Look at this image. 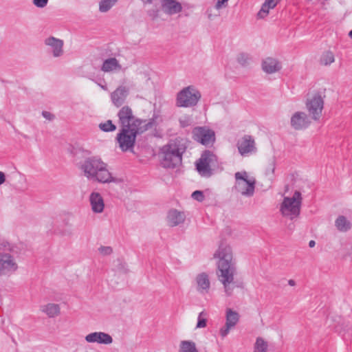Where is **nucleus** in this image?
<instances>
[{
	"mask_svg": "<svg viewBox=\"0 0 352 352\" xmlns=\"http://www.w3.org/2000/svg\"><path fill=\"white\" fill-rule=\"evenodd\" d=\"M186 215L184 212L177 210V209H171L167 214V221L170 226H177L185 221Z\"/></svg>",
	"mask_w": 352,
	"mask_h": 352,
	"instance_id": "nucleus-20",
	"label": "nucleus"
},
{
	"mask_svg": "<svg viewBox=\"0 0 352 352\" xmlns=\"http://www.w3.org/2000/svg\"><path fill=\"white\" fill-rule=\"evenodd\" d=\"M335 225L337 229L341 232H346L351 227L350 221L344 216H339L335 221Z\"/></svg>",
	"mask_w": 352,
	"mask_h": 352,
	"instance_id": "nucleus-27",
	"label": "nucleus"
},
{
	"mask_svg": "<svg viewBox=\"0 0 352 352\" xmlns=\"http://www.w3.org/2000/svg\"><path fill=\"white\" fill-rule=\"evenodd\" d=\"M153 122H148L144 124L143 129H121L117 134L116 140L122 151H129L134 147L136 137L152 127Z\"/></svg>",
	"mask_w": 352,
	"mask_h": 352,
	"instance_id": "nucleus-4",
	"label": "nucleus"
},
{
	"mask_svg": "<svg viewBox=\"0 0 352 352\" xmlns=\"http://www.w3.org/2000/svg\"><path fill=\"white\" fill-rule=\"evenodd\" d=\"M120 69L121 65L116 58H109L104 60L101 67V70L104 72H110Z\"/></svg>",
	"mask_w": 352,
	"mask_h": 352,
	"instance_id": "nucleus-25",
	"label": "nucleus"
},
{
	"mask_svg": "<svg viewBox=\"0 0 352 352\" xmlns=\"http://www.w3.org/2000/svg\"><path fill=\"white\" fill-rule=\"evenodd\" d=\"M214 256L219 258L218 262V269L220 272L219 280L223 283L226 294L230 296L232 288L230 284L234 280V274L236 271L231 248L223 242L221 243Z\"/></svg>",
	"mask_w": 352,
	"mask_h": 352,
	"instance_id": "nucleus-1",
	"label": "nucleus"
},
{
	"mask_svg": "<svg viewBox=\"0 0 352 352\" xmlns=\"http://www.w3.org/2000/svg\"><path fill=\"white\" fill-rule=\"evenodd\" d=\"M201 98V92L192 85L183 88L177 94L176 105L179 107H192Z\"/></svg>",
	"mask_w": 352,
	"mask_h": 352,
	"instance_id": "nucleus-5",
	"label": "nucleus"
},
{
	"mask_svg": "<svg viewBox=\"0 0 352 352\" xmlns=\"http://www.w3.org/2000/svg\"><path fill=\"white\" fill-rule=\"evenodd\" d=\"M315 244H316L315 241H313V240H311V241H309V246L310 248H313V247H314V246H315Z\"/></svg>",
	"mask_w": 352,
	"mask_h": 352,
	"instance_id": "nucleus-43",
	"label": "nucleus"
},
{
	"mask_svg": "<svg viewBox=\"0 0 352 352\" xmlns=\"http://www.w3.org/2000/svg\"><path fill=\"white\" fill-rule=\"evenodd\" d=\"M280 0H277V2L278 3Z\"/></svg>",
	"mask_w": 352,
	"mask_h": 352,
	"instance_id": "nucleus-49",
	"label": "nucleus"
},
{
	"mask_svg": "<svg viewBox=\"0 0 352 352\" xmlns=\"http://www.w3.org/2000/svg\"><path fill=\"white\" fill-rule=\"evenodd\" d=\"M42 116L48 120H52L54 118V116L49 111H42Z\"/></svg>",
	"mask_w": 352,
	"mask_h": 352,
	"instance_id": "nucleus-41",
	"label": "nucleus"
},
{
	"mask_svg": "<svg viewBox=\"0 0 352 352\" xmlns=\"http://www.w3.org/2000/svg\"><path fill=\"white\" fill-rule=\"evenodd\" d=\"M217 156L210 151H204L196 162V169L202 177H209L212 174V166L217 163Z\"/></svg>",
	"mask_w": 352,
	"mask_h": 352,
	"instance_id": "nucleus-8",
	"label": "nucleus"
},
{
	"mask_svg": "<svg viewBox=\"0 0 352 352\" xmlns=\"http://www.w3.org/2000/svg\"><path fill=\"white\" fill-rule=\"evenodd\" d=\"M228 1V0H217V3L215 5L216 9L219 10L223 7H226Z\"/></svg>",
	"mask_w": 352,
	"mask_h": 352,
	"instance_id": "nucleus-39",
	"label": "nucleus"
},
{
	"mask_svg": "<svg viewBox=\"0 0 352 352\" xmlns=\"http://www.w3.org/2000/svg\"><path fill=\"white\" fill-rule=\"evenodd\" d=\"M192 134L195 141L204 146L212 144L215 141L214 132L205 126L195 127L192 131Z\"/></svg>",
	"mask_w": 352,
	"mask_h": 352,
	"instance_id": "nucleus-10",
	"label": "nucleus"
},
{
	"mask_svg": "<svg viewBox=\"0 0 352 352\" xmlns=\"http://www.w3.org/2000/svg\"><path fill=\"white\" fill-rule=\"evenodd\" d=\"M302 199L301 193L297 190L292 197H284L280 208L282 214L289 217L291 219L298 217L300 212Z\"/></svg>",
	"mask_w": 352,
	"mask_h": 352,
	"instance_id": "nucleus-6",
	"label": "nucleus"
},
{
	"mask_svg": "<svg viewBox=\"0 0 352 352\" xmlns=\"http://www.w3.org/2000/svg\"><path fill=\"white\" fill-rule=\"evenodd\" d=\"M118 121L122 129H143L146 120L136 118L129 106L122 107L118 113Z\"/></svg>",
	"mask_w": 352,
	"mask_h": 352,
	"instance_id": "nucleus-7",
	"label": "nucleus"
},
{
	"mask_svg": "<svg viewBox=\"0 0 352 352\" xmlns=\"http://www.w3.org/2000/svg\"><path fill=\"white\" fill-rule=\"evenodd\" d=\"M85 340L89 343L110 344L113 342L112 337L104 332H94L85 336Z\"/></svg>",
	"mask_w": 352,
	"mask_h": 352,
	"instance_id": "nucleus-18",
	"label": "nucleus"
},
{
	"mask_svg": "<svg viewBox=\"0 0 352 352\" xmlns=\"http://www.w3.org/2000/svg\"><path fill=\"white\" fill-rule=\"evenodd\" d=\"M99 128L102 131L111 132L116 129V126L113 124L111 120H109L104 123H100L99 124Z\"/></svg>",
	"mask_w": 352,
	"mask_h": 352,
	"instance_id": "nucleus-31",
	"label": "nucleus"
},
{
	"mask_svg": "<svg viewBox=\"0 0 352 352\" xmlns=\"http://www.w3.org/2000/svg\"><path fill=\"white\" fill-rule=\"evenodd\" d=\"M335 61L334 55L332 52L327 51L322 54L320 58V63L324 65H329Z\"/></svg>",
	"mask_w": 352,
	"mask_h": 352,
	"instance_id": "nucleus-30",
	"label": "nucleus"
},
{
	"mask_svg": "<svg viewBox=\"0 0 352 352\" xmlns=\"http://www.w3.org/2000/svg\"><path fill=\"white\" fill-rule=\"evenodd\" d=\"M262 69L267 74H273L281 69L280 63L275 58L268 57L263 60Z\"/></svg>",
	"mask_w": 352,
	"mask_h": 352,
	"instance_id": "nucleus-22",
	"label": "nucleus"
},
{
	"mask_svg": "<svg viewBox=\"0 0 352 352\" xmlns=\"http://www.w3.org/2000/svg\"><path fill=\"white\" fill-rule=\"evenodd\" d=\"M129 90L126 87L119 86L111 94L112 103L117 107H121L129 95Z\"/></svg>",
	"mask_w": 352,
	"mask_h": 352,
	"instance_id": "nucleus-17",
	"label": "nucleus"
},
{
	"mask_svg": "<svg viewBox=\"0 0 352 352\" xmlns=\"http://www.w3.org/2000/svg\"><path fill=\"white\" fill-rule=\"evenodd\" d=\"M41 310L50 318H54L60 313L59 305L55 303H48L41 307Z\"/></svg>",
	"mask_w": 352,
	"mask_h": 352,
	"instance_id": "nucleus-24",
	"label": "nucleus"
},
{
	"mask_svg": "<svg viewBox=\"0 0 352 352\" xmlns=\"http://www.w3.org/2000/svg\"><path fill=\"white\" fill-rule=\"evenodd\" d=\"M324 107V100L320 95L315 94L311 98L307 99V109L314 120H318L322 115Z\"/></svg>",
	"mask_w": 352,
	"mask_h": 352,
	"instance_id": "nucleus-11",
	"label": "nucleus"
},
{
	"mask_svg": "<svg viewBox=\"0 0 352 352\" xmlns=\"http://www.w3.org/2000/svg\"><path fill=\"white\" fill-rule=\"evenodd\" d=\"M263 3L265 4L268 8L273 9L278 4V2L277 0H265Z\"/></svg>",
	"mask_w": 352,
	"mask_h": 352,
	"instance_id": "nucleus-40",
	"label": "nucleus"
},
{
	"mask_svg": "<svg viewBox=\"0 0 352 352\" xmlns=\"http://www.w3.org/2000/svg\"><path fill=\"white\" fill-rule=\"evenodd\" d=\"M179 352H199L196 344L192 340H182L179 344Z\"/></svg>",
	"mask_w": 352,
	"mask_h": 352,
	"instance_id": "nucleus-26",
	"label": "nucleus"
},
{
	"mask_svg": "<svg viewBox=\"0 0 352 352\" xmlns=\"http://www.w3.org/2000/svg\"><path fill=\"white\" fill-rule=\"evenodd\" d=\"M290 124L294 129L300 131L308 128L311 120L305 112L297 111L292 115Z\"/></svg>",
	"mask_w": 352,
	"mask_h": 352,
	"instance_id": "nucleus-15",
	"label": "nucleus"
},
{
	"mask_svg": "<svg viewBox=\"0 0 352 352\" xmlns=\"http://www.w3.org/2000/svg\"><path fill=\"white\" fill-rule=\"evenodd\" d=\"M44 44L47 47V51L52 52L54 57L58 58L63 56L64 53L63 40L52 36L44 40Z\"/></svg>",
	"mask_w": 352,
	"mask_h": 352,
	"instance_id": "nucleus-14",
	"label": "nucleus"
},
{
	"mask_svg": "<svg viewBox=\"0 0 352 352\" xmlns=\"http://www.w3.org/2000/svg\"><path fill=\"white\" fill-rule=\"evenodd\" d=\"M237 148L241 155H248L256 150L254 140L250 135H245L238 140Z\"/></svg>",
	"mask_w": 352,
	"mask_h": 352,
	"instance_id": "nucleus-16",
	"label": "nucleus"
},
{
	"mask_svg": "<svg viewBox=\"0 0 352 352\" xmlns=\"http://www.w3.org/2000/svg\"><path fill=\"white\" fill-rule=\"evenodd\" d=\"M144 3H151L152 2V0H142Z\"/></svg>",
	"mask_w": 352,
	"mask_h": 352,
	"instance_id": "nucleus-46",
	"label": "nucleus"
},
{
	"mask_svg": "<svg viewBox=\"0 0 352 352\" xmlns=\"http://www.w3.org/2000/svg\"><path fill=\"white\" fill-rule=\"evenodd\" d=\"M107 164L98 156L86 158L79 166L83 175L89 180L99 183L116 182L114 178L107 168Z\"/></svg>",
	"mask_w": 352,
	"mask_h": 352,
	"instance_id": "nucleus-2",
	"label": "nucleus"
},
{
	"mask_svg": "<svg viewBox=\"0 0 352 352\" xmlns=\"http://www.w3.org/2000/svg\"><path fill=\"white\" fill-rule=\"evenodd\" d=\"M226 321L225 325L219 330V333L222 338L226 337L229 333L230 330L234 328L238 323L239 320V314L236 311H232L231 309H228L226 310Z\"/></svg>",
	"mask_w": 352,
	"mask_h": 352,
	"instance_id": "nucleus-13",
	"label": "nucleus"
},
{
	"mask_svg": "<svg viewBox=\"0 0 352 352\" xmlns=\"http://www.w3.org/2000/svg\"><path fill=\"white\" fill-rule=\"evenodd\" d=\"M179 125L182 128L189 126L192 124V118L190 116H184L179 119Z\"/></svg>",
	"mask_w": 352,
	"mask_h": 352,
	"instance_id": "nucleus-34",
	"label": "nucleus"
},
{
	"mask_svg": "<svg viewBox=\"0 0 352 352\" xmlns=\"http://www.w3.org/2000/svg\"><path fill=\"white\" fill-rule=\"evenodd\" d=\"M349 36L352 38V30L349 32Z\"/></svg>",
	"mask_w": 352,
	"mask_h": 352,
	"instance_id": "nucleus-47",
	"label": "nucleus"
},
{
	"mask_svg": "<svg viewBox=\"0 0 352 352\" xmlns=\"http://www.w3.org/2000/svg\"><path fill=\"white\" fill-rule=\"evenodd\" d=\"M98 86H100L103 90H107V87L106 85H102L100 83H98Z\"/></svg>",
	"mask_w": 352,
	"mask_h": 352,
	"instance_id": "nucleus-45",
	"label": "nucleus"
},
{
	"mask_svg": "<svg viewBox=\"0 0 352 352\" xmlns=\"http://www.w3.org/2000/svg\"><path fill=\"white\" fill-rule=\"evenodd\" d=\"M18 266L12 255L0 253V276L14 272Z\"/></svg>",
	"mask_w": 352,
	"mask_h": 352,
	"instance_id": "nucleus-12",
	"label": "nucleus"
},
{
	"mask_svg": "<svg viewBox=\"0 0 352 352\" xmlns=\"http://www.w3.org/2000/svg\"><path fill=\"white\" fill-rule=\"evenodd\" d=\"M237 61L241 65L245 67L250 65L252 58L248 54L241 53L238 56Z\"/></svg>",
	"mask_w": 352,
	"mask_h": 352,
	"instance_id": "nucleus-32",
	"label": "nucleus"
},
{
	"mask_svg": "<svg viewBox=\"0 0 352 352\" xmlns=\"http://www.w3.org/2000/svg\"><path fill=\"white\" fill-rule=\"evenodd\" d=\"M161 5L163 12L169 15L177 14L182 10L181 3L176 0H162Z\"/></svg>",
	"mask_w": 352,
	"mask_h": 352,
	"instance_id": "nucleus-19",
	"label": "nucleus"
},
{
	"mask_svg": "<svg viewBox=\"0 0 352 352\" xmlns=\"http://www.w3.org/2000/svg\"><path fill=\"white\" fill-rule=\"evenodd\" d=\"M192 198L195 200H197L199 202H201L204 200V192L201 190H195L192 193Z\"/></svg>",
	"mask_w": 352,
	"mask_h": 352,
	"instance_id": "nucleus-36",
	"label": "nucleus"
},
{
	"mask_svg": "<svg viewBox=\"0 0 352 352\" xmlns=\"http://www.w3.org/2000/svg\"><path fill=\"white\" fill-rule=\"evenodd\" d=\"M235 177V189L241 195L246 197H251L254 195L255 188L254 179H248V175L246 171L236 172Z\"/></svg>",
	"mask_w": 352,
	"mask_h": 352,
	"instance_id": "nucleus-9",
	"label": "nucleus"
},
{
	"mask_svg": "<svg viewBox=\"0 0 352 352\" xmlns=\"http://www.w3.org/2000/svg\"><path fill=\"white\" fill-rule=\"evenodd\" d=\"M98 251L102 255H109L113 252V250L110 246H101L99 248Z\"/></svg>",
	"mask_w": 352,
	"mask_h": 352,
	"instance_id": "nucleus-38",
	"label": "nucleus"
},
{
	"mask_svg": "<svg viewBox=\"0 0 352 352\" xmlns=\"http://www.w3.org/2000/svg\"><path fill=\"white\" fill-rule=\"evenodd\" d=\"M196 282L197 285V291L200 294H204L208 293L210 289V283L206 273L203 272L198 274L196 277Z\"/></svg>",
	"mask_w": 352,
	"mask_h": 352,
	"instance_id": "nucleus-23",
	"label": "nucleus"
},
{
	"mask_svg": "<svg viewBox=\"0 0 352 352\" xmlns=\"http://www.w3.org/2000/svg\"><path fill=\"white\" fill-rule=\"evenodd\" d=\"M118 0H101L99 3V11L100 12H108L114 6Z\"/></svg>",
	"mask_w": 352,
	"mask_h": 352,
	"instance_id": "nucleus-28",
	"label": "nucleus"
},
{
	"mask_svg": "<svg viewBox=\"0 0 352 352\" xmlns=\"http://www.w3.org/2000/svg\"><path fill=\"white\" fill-rule=\"evenodd\" d=\"M288 284H289V285H291V286H294V285H295V284H296V283H295V281H294V280L290 279V280H289V281H288Z\"/></svg>",
	"mask_w": 352,
	"mask_h": 352,
	"instance_id": "nucleus-44",
	"label": "nucleus"
},
{
	"mask_svg": "<svg viewBox=\"0 0 352 352\" xmlns=\"http://www.w3.org/2000/svg\"><path fill=\"white\" fill-rule=\"evenodd\" d=\"M6 182V175L4 173L0 171V185Z\"/></svg>",
	"mask_w": 352,
	"mask_h": 352,
	"instance_id": "nucleus-42",
	"label": "nucleus"
},
{
	"mask_svg": "<svg viewBox=\"0 0 352 352\" xmlns=\"http://www.w3.org/2000/svg\"><path fill=\"white\" fill-rule=\"evenodd\" d=\"M272 165H273V166H274V162H272ZM274 169H275V168H274V166H273V168H272V172H274Z\"/></svg>",
	"mask_w": 352,
	"mask_h": 352,
	"instance_id": "nucleus-48",
	"label": "nucleus"
},
{
	"mask_svg": "<svg viewBox=\"0 0 352 352\" xmlns=\"http://www.w3.org/2000/svg\"><path fill=\"white\" fill-rule=\"evenodd\" d=\"M267 342L263 338L258 337L254 344V352H267Z\"/></svg>",
	"mask_w": 352,
	"mask_h": 352,
	"instance_id": "nucleus-29",
	"label": "nucleus"
},
{
	"mask_svg": "<svg viewBox=\"0 0 352 352\" xmlns=\"http://www.w3.org/2000/svg\"><path fill=\"white\" fill-rule=\"evenodd\" d=\"M188 148V140L177 137L170 140L161 148L162 162L164 168H174L182 164V155Z\"/></svg>",
	"mask_w": 352,
	"mask_h": 352,
	"instance_id": "nucleus-3",
	"label": "nucleus"
},
{
	"mask_svg": "<svg viewBox=\"0 0 352 352\" xmlns=\"http://www.w3.org/2000/svg\"><path fill=\"white\" fill-rule=\"evenodd\" d=\"M207 314L205 311L199 313L197 318V328H204L207 324Z\"/></svg>",
	"mask_w": 352,
	"mask_h": 352,
	"instance_id": "nucleus-33",
	"label": "nucleus"
},
{
	"mask_svg": "<svg viewBox=\"0 0 352 352\" xmlns=\"http://www.w3.org/2000/svg\"><path fill=\"white\" fill-rule=\"evenodd\" d=\"M271 8H268L265 4L263 3L261 10L257 14V16L259 19H264L269 14L270 10Z\"/></svg>",
	"mask_w": 352,
	"mask_h": 352,
	"instance_id": "nucleus-35",
	"label": "nucleus"
},
{
	"mask_svg": "<svg viewBox=\"0 0 352 352\" xmlns=\"http://www.w3.org/2000/svg\"><path fill=\"white\" fill-rule=\"evenodd\" d=\"M32 3L36 8H45L49 2V0H32Z\"/></svg>",
	"mask_w": 352,
	"mask_h": 352,
	"instance_id": "nucleus-37",
	"label": "nucleus"
},
{
	"mask_svg": "<svg viewBox=\"0 0 352 352\" xmlns=\"http://www.w3.org/2000/svg\"><path fill=\"white\" fill-rule=\"evenodd\" d=\"M89 201L91 206V210L94 212L101 213L104 210V200L99 192H91L89 196Z\"/></svg>",
	"mask_w": 352,
	"mask_h": 352,
	"instance_id": "nucleus-21",
	"label": "nucleus"
}]
</instances>
